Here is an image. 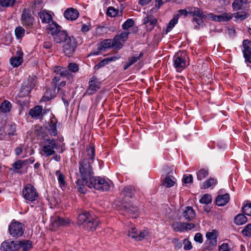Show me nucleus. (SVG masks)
<instances>
[{"label":"nucleus","mask_w":251,"mask_h":251,"mask_svg":"<svg viewBox=\"0 0 251 251\" xmlns=\"http://www.w3.org/2000/svg\"><path fill=\"white\" fill-rule=\"evenodd\" d=\"M150 234V232L148 229H144L142 231H140L138 233L137 237H136V241H139L142 240L146 237L148 236Z\"/></svg>","instance_id":"8fccbe9b"},{"label":"nucleus","mask_w":251,"mask_h":251,"mask_svg":"<svg viewBox=\"0 0 251 251\" xmlns=\"http://www.w3.org/2000/svg\"><path fill=\"white\" fill-rule=\"evenodd\" d=\"M109 180L100 176H93L90 178V180L87 183V186L90 188L102 191H106L110 188Z\"/></svg>","instance_id":"7ed1b4c3"},{"label":"nucleus","mask_w":251,"mask_h":251,"mask_svg":"<svg viewBox=\"0 0 251 251\" xmlns=\"http://www.w3.org/2000/svg\"><path fill=\"white\" fill-rule=\"evenodd\" d=\"M195 210L190 206H187L182 214V217L185 220H192L195 217Z\"/></svg>","instance_id":"7c9ffc66"},{"label":"nucleus","mask_w":251,"mask_h":251,"mask_svg":"<svg viewBox=\"0 0 251 251\" xmlns=\"http://www.w3.org/2000/svg\"><path fill=\"white\" fill-rule=\"evenodd\" d=\"M135 192V189L133 186H127L123 189L121 195L126 197L132 198L134 196Z\"/></svg>","instance_id":"c756f323"},{"label":"nucleus","mask_w":251,"mask_h":251,"mask_svg":"<svg viewBox=\"0 0 251 251\" xmlns=\"http://www.w3.org/2000/svg\"><path fill=\"white\" fill-rule=\"evenodd\" d=\"M8 230L13 237H21L24 234L25 225L21 222L14 221L9 226Z\"/></svg>","instance_id":"0eeeda50"},{"label":"nucleus","mask_w":251,"mask_h":251,"mask_svg":"<svg viewBox=\"0 0 251 251\" xmlns=\"http://www.w3.org/2000/svg\"><path fill=\"white\" fill-rule=\"evenodd\" d=\"M87 157L84 159H88L92 163L95 157V149L93 147H90L86 150Z\"/></svg>","instance_id":"79ce46f5"},{"label":"nucleus","mask_w":251,"mask_h":251,"mask_svg":"<svg viewBox=\"0 0 251 251\" xmlns=\"http://www.w3.org/2000/svg\"><path fill=\"white\" fill-rule=\"evenodd\" d=\"M56 93L55 89L53 88L52 89H47L44 95L42 97L41 100L44 101H49L52 99L56 96Z\"/></svg>","instance_id":"2f4dec72"},{"label":"nucleus","mask_w":251,"mask_h":251,"mask_svg":"<svg viewBox=\"0 0 251 251\" xmlns=\"http://www.w3.org/2000/svg\"><path fill=\"white\" fill-rule=\"evenodd\" d=\"M17 244L19 246L18 251L20 249H22L21 251H28L32 248V243L28 240H18Z\"/></svg>","instance_id":"393cba45"},{"label":"nucleus","mask_w":251,"mask_h":251,"mask_svg":"<svg viewBox=\"0 0 251 251\" xmlns=\"http://www.w3.org/2000/svg\"><path fill=\"white\" fill-rule=\"evenodd\" d=\"M78 225H82L86 230L93 231L99 224V221H79Z\"/></svg>","instance_id":"5701e85b"},{"label":"nucleus","mask_w":251,"mask_h":251,"mask_svg":"<svg viewBox=\"0 0 251 251\" xmlns=\"http://www.w3.org/2000/svg\"><path fill=\"white\" fill-rule=\"evenodd\" d=\"M78 220H95L94 218L92 217L91 215L89 212L84 211L80 213L78 215Z\"/></svg>","instance_id":"49530a36"},{"label":"nucleus","mask_w":251,"mask_h":251,"mask_svg":"<svg viewBox=\"0 0 251 251\" xmlns=\"http://www.w3.org/2000/svg\"><path fill=\"white\" fill-rule=\"evenodd\" d=\"M137 229L135 227H131L128 231L127 235L136 241V237L138 235Z\"/></svg>","instance_id":"09e8293b"},{"label":"nucleus","mask_w":251,"mask_h":251,"mask_svg":"<svg viewBox=\"0 0 251 251\" xmlns=\"http://www.w3.org/2000/svg\"><path fill=\"white\" fill-rule=\"evenodd\" d=\"M63 46V51L67 56L69 57L75 51L77 43L75 38L73 36L69 37Z\"/></svg>","instance_id":"9d476101"},{"label":"nucleus","mask_w":251,"mask_h":251,"mask_svg":"<svg viewBox=\"0 0 251 251\" xmlns=\"http://www.w3.org/2000/svg\"><path fill=\"white\" fill-rule=\"evenodd\" d=\"M157 20L153 15H148L143 19V24L145 25L147 31H151L156 25Z\"/></svg>","instance_id":"a211bd4d"},{"label":"nucleus","mask_w":251,"mask_h":251,"mask_svg":"<svg viewBox=\"0 0 251 251\" xmlns=\"http://www.w3.org/2000/svg\"><path fill=\"white\" fill-rule=\"evenodd\" d=\"M118 13L119 10L112 6L109 7L106 12L107 16L111 17H115L118 15Z\"/></svg>","instance_id":"de8ad7c7"},{"label":"nucleus","mask_w":251,"mask_h":251,"mask_svg":"<svg viewBox=\"0 0 251 251\" xmlns=\"http://www.w3.org/2000/svg\"><path fill=\"white\" fill-rule=\"evenodd\" d=\"M112 42L113 41L110 39L104 40L98 45L97 47L98 51L91 52L90 54L97 55L99 54V52L100 51H106L107 49L112 47V45H113Z\"/></svg>","instance_id":"f3484780"},{"label":"nucleus","mask_w":251,"mask_h":251,"mask_svg":"<svg viewBox=\"0 0 251 251\" xmlns=\"http://www.w3.org/2000/svg\"><path fill=\"white\" fill-rule=\"evenodd\" d=\"M34 134L39 137L44 138L45 134V130L43 127L39 125H36L34 127Z\"/></svg>","instance_id":"a19ab883"},{"label":"nucleus","mask_w":251,"mask_h":251,"mask_svg":"<svg viewBox=\"0 0 251 251\" xmlns=\"http://www.w3.org/2000/svg\"><path fill=\"white\" fill-rule=\"evenodd\" d=\"M47 228L51 230H56L60 226L69 224L67 221H43Z\"/></svg>","instance_id":"2eb2a0df"},{"label":"nucleus","mask_w":251,"mask_h":251,"mask_svg":"<svg viewBox=\"0 0 251 251\" xmlns=\"http://www.w3.org/2000/svg\"><path fill=\"white\" fill-rule=\"evenodd\" d=\"M42 111V107L38 105L35 106L33 108L31 109L29 111V114L34 118H38L41 115Z\"/></svg>","instance_id":"f704fd0d"},{"label":"nucleus","mask_w":251,"mask_h":251,"mask_svg":"<svg viewBox=\"0 0 251 251\" xmlns=\"http://www.w3.org/2000/svg\"><path fill=\"white\" fill-rule=\"evenodd\" d=\"M178 15H176L169 22L166 29V33L170 32L175 25L177 23Z\"/></svg>","instance_id":"58836bf2"},{"label":"nucleus","mask_w":251,"mask_h":251,"mask_svg":"<svg viewBox=\"0 0 251 251\" xmlns=\"http://www.w3.org/2000/svg\"><path fill=\"white\" fill-rule=\"evenodd\" d=\"M57 71L61 76H67L70 75L68 70H66L65 68L58 67Z\"/></svg>","instance_id":"052dcab7"},{"label":"nucleus","mask_w":251,"mask_h":251,"mask_svg":"<svg viewBox=\"0 0 251 251\" xmlns=\"http://www.w3.org/2000/svg\"><path fill=\"white\" fill-rule=\"evenodd\" d=\"M112 44H113L112 47L116 49H120L123 46V44L120 42L119 40H115V37L113 40Z\"/></svg>","instance_id":"0e129e2a"},{"label":"nucleus","mask_w":251,"mask_h":251,"mask_svg":"<svg viewBox=\"0 0 251 251\" xmlns=\"http://www.w3.org/2000/svg\"><path fill=\"white\" fill-rule=\"evenodd\" d=\"M193 176L191 175H184L183 177L182 181L185 184L190 183L193 182Z\"/></svg>","instance_id":"69168bd1"},{"label":"nucleus","mask_w":251,"mask_h":251,"mask_svg":"<svg viewBox=\"0 0 251 251\" xmlns=\"http://www.w3.org/2000/svg\"><path fill=\"white\" fill-rule=\"evenodd\" d=\"M55 175L57 177V180L60 187L63 189L65 188L67 183L65 181V176L63 174L60 170H57L55 172Z\"/></svg>","instance_id":"72a5a7b5"},{"label":"nucleus","mask_w":251,"mask_h":251,"mask_svg":"<svg viewBox=\"0 0 251 251\" xmlns=\"http://www.w3.org/2000/svg\"><path fill=\"white\" fill-rule=\"evenodd\" d=\"M22 193L24 199L30 201H34L38 197L36 189L30 184H28L24 187Z\"/></svg>","instance_id":"6e6552de"},{"label":"nucleus","mask_w":251,"mask_h":251,"mask_svg":"<svg viewBox=\"0 0 251 251\" xmlns=\"http://www.w3.org/2000/svg\"><path fill=\"white\" fill-rule=\"evenodd\" d=\"M56 120L55 119H51L49 123V131L50 135L52 136H56L57 134V130L56 128Z\"/></svg>","instance_id":"c9c22d12"},{"label":"nucleus","mask_w":251,"mask_h":251,"mask_svg":"<svg viewBox=\"0 0 251 251\" xmlns=\"http://www.w3.org/2000/svg\"><path fill=\"white\" fill-rule=\"evenodd\" d=\"M175 182L169 176H166L164 179V184L168 188L171 187L174 185Z\"/></svg>","instance_id":"bf43d9fd"},{"label":"nucleus","mask_w":251,"mask_h":251,"mask_svg":"<svg viewBox=\"0 0 251 251\" xmlns=\"http://www.w3.org/2000/svg\"><path fill=\"white\" fill-rule=\"evenodd\" d=\"M101 82L98 80L96 76H93L90 78L89 81V87L86 90V93L90 95L94 94L100 89Z\"/></svg>","instance_id":"f8f14e48"},{"label":"nucleus","mask_w":251,"mask_h":251,"mask_svg":"<svg viewBox=\"0 0 251 251\" xmlns=\"http://www.w3.org/2000/svg\"><path fill=\"white\" fill-rule=\"evenodd\" d=\"M89 180H83V179H82L81 178H79L77 179V180L76 182V183L77 189L79 192H80L81 193H82V194L85 193V192L86 191V189L84 186V183H85V185L87 186V182H89Z\"/></svg>","instance_id":"473e14b6"},{"label":"nucleus","mask_w":251,"mask_h":251,"mask_svg":"<svg viewBox=\"0 0 251 251\" xmlns=\"http://www.w3.org/2000/svg\"><path fill=\"white\" fill-rule=\"evenodd\" d=\"M61 27L54 22L49 24L47 28L48 33L53 36L54 41L57 43L65 42L68 39L67 33L65 31L61 30Z\"/></svg>","instance_id":"f257e3e1"},{"label":"nucleus","mask_w":251,"mask_h":251,"mask_svg":"<svg viewBox=\"0 0 251 251\" xmlns=\"http://www.w3.org/2000/svg\"><path fill=\"white\" fill-rule=\"evenodd\" d=\"M188 56L185 52H177L174 56V66L178 72L183 70L189 64L187 63Z\"/></svg>","instance_id":"39448f33"},{"label":"nucleus","mask_w":251,"mask_h":251,"mask_svg":"<svg viewBox=\"0 0 251 251\" xmlns=\"http://www.w3.org/2000/svg\"><path fill=\"white\" fill-rule=\"evenodd\" d=\"M203 18H196L194 17L193 19V21L195 22L197 25L195 26V29H199L200 26H203Z\"/></svg>","instance_id":"4d7b16f0"},{"label":"nucleus","mask_w":251,"mask_h":251,"mask_svg":"<svg viewBox=\"0 0 251 251\" xmlns=\"http://www.w3.org/2000/svg\"><path fill=\"white\" fill-rule=\"evenodd\" d=\"M212 197L210 194H204L201 199L200 200V202L203 204H208L211 202Z\"/></svg>","instance_id":"3c124183"},{"label":"nucleus","mask_w":251,"mask_h":251,"mask_svg":"<svg viewBox=\"0 0 251 251\" xmlns=\"http://www.w3.org/2000/svg\"><path fill=\"white\" fill-rule=\"evenodd\" d=\"M189 14L193 16H197L199 18H203L204 19L208 18V14H205L200 8L196 7H190L189 10Z\"/></svg>","instance_id":"bb28decb"},{"label":"nucleus","mask_w":251,"mask_h":251,"mask_svg":"<svg viewBox=\"0 0 251 251\" xmlns=\"http://www.w3.org/2000/svg\"><path fill=\"white\" fill-rule=\"evenodd\" d=\"M144 53L143 52H140L138 55H135L134 56L129 57L128 59L127 62L131 66L143 56Z\"/></svg>","instance_id":"c03bdc74"},{"label":"nucleus","mask_w":251,"mask_h":251,"mask_svg":"<svg viewBox=\"0 0 251 251\" xmlns=\"http://www.w3.org/2000/svg\"><path fill=\"white\" fill-rule=\"evenodd\" d=\"M15 2V0H0V6L4 8L12 7Z\"/></svg>","instance_id":"37998d69"},{"label":"nucleus","mask_w":251,"mask_h":251,"mask_svg":"<svg viewBox=\"0 0 251 251\" xmlns=\"http://www.w3.org/2000/svg\"><path fill=\"white\" fill-rule=\"evenodd\" d=\"M58 148V144L54 139L44 138L42 143V151L46 157L50 156L55 153L54 150Z\"/></svg>","instance_id":"20e7f679"},{"label":"nucleus","mask_w":251,"mask_h":251,"mask_svg":"<svg viewBox=\"0 0 251 251\" xmlns=\"http://www.w3.org/2000/svg\"><path fill=\"white\" fill-rule=\"evenodd\" d=\"M23 52L21 50H18L16 51V55L15 56L12 57L10 59V62L11 65L13 67H18L23 61Z\"/></svg>","instance_id":"aec40b11"},{"label":"nucleus","mask_w":251,"mask_h":251,"mask_svg":"<svg viewBox=\"0 0 251 251\" xmlns=\"http://www.w3.org/2000/svg\"><path fill=\"white\" fill-rule=\"evenodd\" d=\"M38 15L42 22L44 24H50V22L52 21L51 15L46 10L41 11Z\"/></svg>","instance_id":"c85d7f7f"},{"label":"nucleus","mask_w":251,"mask_h":251,"mask_svg":"<svg viewBox=\"0 0 251 251\" xmlns=\"http://www.w3.org/2000/svg\"><path fill=\"white\" fill-rule=\"evenodd\" d=\"M92 163L88 159H83L79 162V173L80 177L83 180H90L93 177V171Z\"/></svg>","instance_id":"f03ea898"},{"label":"nucleus","mask_w":251,"mask_h":251,"mask_svg":"<svg viewBox=\"0 0 251 251\" xmlns=\"http://www.w3.org/2000/svg\"><path fill=\"white\" fill-rule=\"evenodd\" d=\"M219 251H230V247L227 243H223L219 248Z\"/></svg>","instance_id":"338daca9"},{"label":"nucleus","mask_w":251,"mask_h":251,"mask_svg":"<svg viewBox=\"0 0 251 251\" xmlns=\"http://www.w3.org/2000/svg\"><path fill=\"white\" fill-rule=\"evenodd\" d=\"M25 32V30L24 28L21 26H18L15 29V35L17 38H21L24 35Z\"/></svg>","instance_id":"864d4df0"},{"label":"nucleus","mask_w":251,"mask_h":251,"mask_svg":"<svg viewBox=\"0 0 251 251\" xmlns=\"http://www.w3.org/2000/svg\"><path fill=\"white\" fill-rule=\"evenodd\" d=\"M17 243L18 240H7L1 243L0 248L4 251H18L19 246Z\"/></svg>","instance_id":"ddd939ff"},{"label":"nucleus","mask_w":251,"mask_h":251,"mask_svg":"<svg viewBox=\"0 0 251 251\" xmlns=\"http://www.w3.org/2000/svg\"><path fill=\"white\" fill-rule=\"evenodd\" d=\"M25 161L18 160L13 164L12 166L15 169L19 170L22 167Z\"/></svg>","instance_id":"680f3d73"},{"label":"nucleus","mask_w":251,"mask_h":251,"mask_svg":"<svg viewBox=\"0 0 251 251\" xmlns=\"http://www.w3.org/2000/svg\"><path fill=\"white\" fill-rule=\"evenodd\" d=\"M107 28L104 26L98 27L96 29V33L99 35H101L107 32Z\"/></svg>","instance_id":"774afa93"},{"label":"nucleus","mask_w":251,"mask_h":251,"mask_svg":"<svg viewBox=\"0 0 251 251\" xmlns=\"http://www.w3.org/2000/svg\"><path fill=\"white\" fill-rule=\"evenodd\" d=\"M79 13L78 10L73 8H68L65 10L64 16L68 20L74 21L79 16Z\"/></svg>","instance_id":"4be33fe9"},{"label":"nucleus","mask_w":251,"mask_h":251,"mask_svg":"<svg viewBox=\"0 0 251 251\" xmlns=\"http://www.w3.org/2000/svg\"><path fill=\"white\" fill-rule=\"evenodd\" d=\"M206 241L205 244L208 248H211L217 245V231L215 229L206 233Z\"/></svg>","instance_id":"dca6fc26"},{"label":"nucleus","mask_w":251,"mask_h":251,"mask_svg":"<svg viewBox=\"0 0 251 251\" xmlns=\"http://www.w3.org/2000/svg\"><path fill=\"white\" fill-rule=\"evenodd\" d=\"M231 13H224L219 15L213 13L208 14V18L216 22H227L231 19Z\"/></svg>","instance_id":"6ab92c4d"},{"label":"nucleus","mask_w":251,"mask_h":251,"mask_svg":"<svg viewBox=\"0 0 251 251\" xmlns=\"http://www.w3.org/2000/svg\"><path fill=\"white\" fill-rule=\"evenodd\" d=\"M242 233L246 236H251V224H248L245 228L242 230Z\"/></svg>","instance_id":"13d9d810"},{"label":"nucleus","mask_w":251,"mask_h":251,"mask_svg":"<svg viewBox=\"0 0 251 251\" xmlns=\"http://www.w3.org/2000/svg\"><path fill=\"white\" fill-rule=\"evenodd\" d=\"M21 21L22 25L26 28H32L35 22V19L32 16L30 10L25 8L21 15Z\"/></svg>","instance_id":"1a4fd4ad"},{"label":"nucleus","mask_w":251,"mask_h":251,"mask_svg":"<svg viewBox=\"0 0 251 251\" xmlns=\"http://www.w3.org/2000/svg\"><path fill=\"white\" fill-rule=\"evenodd\" d=\"M36 85V80L34 78L29 77L27 81L24 82L22 84L21 90V94L23 97L28 96L31 90L35 87Z\"/></svg>","instance_id":"9b49d317"},{"label":"nucleus","mask_w":251,"mask_h":251,"mask_svg":"<svg viewBox=\"0 0 251 251\" xmlns=\"http://www.w3.org/2000/svg\"><path fill=\"white\" fill-rule=\"evenodd\" d=\"M229 195L226 193L224 195H219L216 198L215 202L218 206H224L229 202Z\"/></svg>","instance_id":"cd10ccee"},{"label":"nucleus","mask_w":251,"mask_h":251,"mask_svg":"<svg viewBox=\"0 0 251 251\" xmlns=\"http://www.w3.org/2000/svg\"><path fill=\"white\" fill-rule=\"evenodd\" d=\"M243 53L246 62L251 63V41L244 40L243 41Z\"/></svg>","instance_id":"4468645a"},{"label":"nucleus","mask_w":251,"mask_h":251,"mask_svg":"<svg viewBox=\"0 0 251 251\" xmlns=\"http://www.w3.org/2000/svg\"><path fill=\"white\" fill-rule=\"evenodd\" d=\"M242 212L244 214H238L236 215L234 220H247V218L245 215L248 216H251V202H247L244 204V206L242 207Z\"/></svg>","instance_id":"412c9836"},{"label":"nucleus","mask_w":251,"mask_h":251,"mask_svg":"<svg viewBox=\"0 0 251 251\" xmlns=\"http://www.w3.org/2000/svg\"><path fill=\"white\" fill-rule=\"evenodd\" d=\"M11 103L8 100H4L0 105V110L3 113H7L10 111Z\"/></svg>","instance_id":"e433bc0d"},{"label":"nucleus","mask_w":251,"mask_h":251,"mask_svg":"<svg viewBox=\"0 0 251 251\" xmlns=\"http://www.w3.org/2000/svg\"><path fill=\"white\" fill-rule=\"evenodd\" d=\"M120 202L121 208L120 210L121 211V214L126 215L125 213H123V211H124L129 216V218L136 219L138 218V209L136 206L130 204V202H127L125 200H123Z\"/></svg>","instance_id":"423d86ee"},{"label":"nucleus","mask_w":251,"mask_h":251,"mask_svg":"<svg viewBox=\"0 0 251 251\" xmlns=\"http://www.w3.org/2000/svg\"><path fill=\"white\" fill-rule=\"evenodd\" d=\"M172 227L176 231H183L184 230V223L181 222H175L172 224Z\"/></svg>","instance_id":"603ef678"},{"label":"nucleus","mask_w":251,"mask_h":251,"mask_svg":"<svg viewBox=\"0 0 251 251\" xmlns=\"http://www.w3.org/2000/svg\"><path fill=\"white\" fill-rule=\"evenodd\" d=\"M134 24V22L132 19H128L122 25V28L124 29H127L132 27Z\"/></svg>","instance_id":"6e6d98bb"},{"label":"nucleus","mask_w":251,"mask_h":251,"mask_svg":"<svg viewBox=\"0 0 251 251\" xmlns=\"http://www.w3.org/2000/svg\"><path fill=\"white\" fill-rule=\"evenodd\" d=\"M231 19L234 18V21L237 23H240L249 17V14L244 11L237 12L233 14L231 13Z\"/></svg>","instance_id":"b1692460"},{"label":"nucleus","mask_w":251,"mask_h":251,"mask_svg":"<svg viewBox=\"0 0 251 251\" xmlns=\"http://www.w3.org/2000/svg\"><path fill=\"white\" fill-rule=\"evenodd\" d=\"M16 131V125L15 124H11L8 126V134L9 135H14Z\"/></svg>","instance_id":"e2e57ef3"},{"label":"nucleus","mask_w":251,"mask_h":251,"mask_svg":"<svg viewBox=\"0 0 251 251\" xmlns=\"http://www.w3.org/2000/svg\"><path fill=\"white\" fill-rule=\"evenodd\" d=\"M248 0H235L232 4V8L234 11L244 10L247 7Z\"/></svg>","instance_id":"a878e982"},{"label":"nucleus","mask_w":251,"mask_h":251,"mask_svg":"<svg viewBox=\"0 0 251 251\" xmlns=\"http://www.w3.org/2000/svg\"><path fill=\"white\" fill-rule=\"evenodd\" d=\"M217 183V180L213 178H210L203 183V188L207 189L210 187H213Z\"/></svg>","instance_id":"ea45409f"},{"label":"nucleus","mask_w":251,"mask_h":251,"mask_svg":"<svg viewBox=\"0 0 251 251\" xmlns=\"http://www.w3.org/2000/svg\"><path fill=\"white\" fill-rule=\"evenodd\" d=\"M129 33V32L127 31L122 32L115 37V40H119L124 42L127 39Z\"/></svg>","instance_id":"a18cd8bd"},{"label":"nucleus","mask_w":251,"mask_h":251,"mask_svg":"<svg viewBox=\"0 0 251 251\" xmlns=\"http://www.w3.org/2000/svg\"><path fill=\"white\" fill-rule=\"evenodd\" d=\"M68 69L69 72L75 73L78 71L79 67L78 65L75 63H70L68 66Z\"/></svg>","instance_id":"5fc2aeb1"},{"label":"nucleus","mask_w":251,"mask_h":251,"mask_svg":"<svg viewBox=\"0 0 251 251\" xmlns=\"http://www.w3.org/2000/svg\"><path fill=\"white\" fill-rule=\"evenodd\" d=\"M209 172L208 169H201L197 172V179L201 180L208 176Z\"/></svg>","instance_id":"4c0bfd02"}]
</instances>
